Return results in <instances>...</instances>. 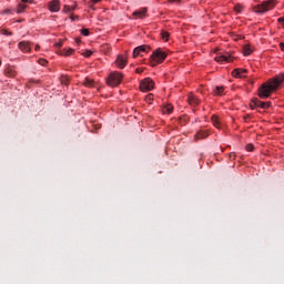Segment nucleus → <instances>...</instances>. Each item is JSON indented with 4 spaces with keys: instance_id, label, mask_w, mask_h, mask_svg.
Here are the masks:
<instances>
[{
    "instance_id": "nucleus-1",
    "label": "nucleus",
    "mask_w": 284,
    "mask_h": 284,
    "mask_svg": "<svg viewBox=\"0 0 284 284\" xmlns=\"http://www.w3.org/2000/svg\"><path fill=\"white\" fill-rule=\"evenodd\" d=\"M283 81L284 75L281 74L263 83L258 89L260 99H270V94H272V92H276Z\"/></svg>"
},
{
    "instance_id": "nucleus-2",
    "label": "nucleus",
    "mask_w": 284,
    "mask_h": 284,
    "mask_svg": "<svg viewBox=\"0 0 284 284\" xmlns=\"http://www.w3.org/2000/svg\"><path fill=\"white\" fill-rule=\"evenodd\" d=\"M276 6V1L268 0L263 2L262 4H257L254 7V12L257 14H264V12H270V10H273Z\"/></svg>"
},
{
    "instance_id": "nucleus-3",
    "label": "nucleus",
    "mask_w": 284,
    "mask_h": 284,
    "mask_svg": "<svg viewBox=\"0 0 284 284\" xmlns=\"http://www.w3.org/2000/svg\"><path fill=\"white\" fill-rule=\"evenodd\" d=\"M121 81H123V73L116 71L110 73L106 79V83L108 85H110V88H116V85H119Z\"/></svg>"
},
{
    "instance_id": "nucleus-4",
    "label": "nucleus",
    "mask_w": 284,
    "mask_h": 284,
    "mask_svg": "<svg viewBox=\"0 0 284 284\" xmlns=\"http://www.w3.org/2000/svg\"><path fill=\"white\" fill-rule=\"evenodd\" d=\"M166 57L168 54H165L161 49L155 50L151 55V65L154 68L158 63H163Z\"/></svg>"
},
{
    "instance_id": "nucleus-5",
    "label": "nucleus",
    "mask_w": 284,
    "mask_h": 284,
    "mask_svg": "<svg viewBox=\"0 0 284 284\" xmlns=\"http://www.w3.org/2000/svg\"><path fill=\"white\" fill-rule=\"evenodd\" d=\"M141 92H150L154 90V80L152 78H145L140 82Z\"/></svg>"
},
{
    "instance_id": "nucleus-6",
    "label": "nucleus",
    "mask_w": 284,
    "mask_h": 284,
    "mask_svg": "<svg viewBox=\"0 0 284 284\" xmlns=\"http://www.w3.org/2000/svg\"><path fill=\"white\" fill-rule=\"evenodd\" d=\"M270 105H272V102H263L256 98L253 99L250 104L252 110H254V108H262V110H267V108H270Z\"/></svg>"
},
{
    "instance_id": "nucleus-7",
    "label": "nucleus",
    "mask_w": 284,
    "mask_h": 284,
    "mask_svg": "<svg viewBox=\"0 0 284 284\" xmlns=\"http://www.w3.org/2000/svg\"><path fill=\"white\" fill-rule=\"evenodd\" d=\"M214 59L217 63H230L232 55H230V53H220Z\"/></svg>"
},
{
    "instance_id": "nucleus-8",
    "label": "nucleus",
    "mask_w": 284,
    "mask_h": 284,
    "mask_svg": "<svg viewBox=\"0 0 284 284\" xmlns=\"http://www.w3.org/2000/svg\"><path fill=\"white\" fill-rule=\"evenodd\" d=\"M49 10L50 12H59L61 10V2L59 0H52L49 3Z\"/></svg>"
},
{
    "instance_id": "nucleus-9",
    "label": "nucleus",
    "mask_w": 284,
    "mask_h": 284,
    "mask_svg": "<svg viewBox=\"0 0 284 284\" xmlns=\"http://www.w3.org/2000/svg\"><path fill=\"white\" fill-rule=\"evenodd\" d=\"M116 67L120 68V70H123L125 65H128V58L123 55H119L115 60Z\"/></svg>"
},
{
    "instance_id": "nucleus-10",
    "label": "nucleus",
    "mask_w": 284,
    "mask_h": 284,
    "mask_svg": "<svg viewBox=\"0 0 284 284\" xmlns=\"http://www.w3.org/2000/svg\"><path fill=\"white\" fill-rule=\"evenodd\" d=\"M146 14L148 8H142L133 12V17H135V19H145Z\"/></svg>"
},
{
    "instance_id": "nucleus-11",
    "label": "nucleus",
    "mask_w": 284,
    "mask_h": 284,
    "mask_svg": "<svg viewBox=\"0 0 284 284\" xmlns=\"http://www.w3.org/2000/svg\"><path fill=\"white\" fill-rule=\"evenodd\" d=\"M148 50H150V47H148V45H140V47H136V48L133 50V57H134V58L140 57L141 52H148Z\"/></svg>"
},
{
    "instance_id": "nucleus-12",
    "label": "nucleus",
    "mask_w": 284,
    "mask_h": 284,
    "mask_svg": "<svg viewBox=\"0 0 284 284\" xmlns=\"http://www.w3.org/2000/svg\"><path fill=\"white\" fill-rule=\"evenodd\" d=\"M232 74H233V77H235V79H243V78H245V74H247V70L246 69H235Z\"/></svg>"
},
{
    "instance_id": "nucleus-13",
    "label": "nucleus",
    "mask_w": 284,
    "mask_h": 284,
    "mask_svg": "<svg viewBox=\"0 0 284 284\" xmlns=\"http://www.w3.org/2000/svg\"><path fill=\"white\" fill-rule=\"evenodd\" d=\"M187 101H189V105H199V103H201V100H199V98H196L194 93L189 94Z\"/></svg>"
},
{
    "instance_id": "nucleus-14",
    "label": "nucleus",
    "mask_w": 284,
    "mask_h": 284,
    "mask_svg": "<svg viewBox=\"0 0 284 284\" xmlns=\"http://www.w3.org/2000/svg\"><path fill=\"white\" fill-rule=\"evenodd\" d=\"M60 57H72V54H74V49L70 48V49H63L61 51H59Z\"/></svg>"
},
{
    "instance_id": "nucleus-15",
    "label": "nucleus",
    "mask_w": 284,
    "mask_h": 284,
    "mask_svg": "<svg viewBox=\"0 0 284 284\" xmlns=\"http://www.w3.org/2000/svg\"><path fill=\"white\" fill-rule=\"evenodd\" d=\"M19 49L22 52H30V43H28L27 41H22L19 43Z\"/></svg>"
},
{
    "instance_id": "nucleus-16",
    "label": "nucleus",
    "mask_w": 284,
    "mask_h": 284,
    "mask_svg": "<svg viewBox=\"0 0 284 284\" xmlns=\"http://www.w3.org/2000/svg\"><path fill=\"white\" fill-rule=\"evenodd\" d=\"M225 92V87H216L213 91L214 97H223Z\"/></svg>"
},
{
    "instance_id": "nucleus-17",
    "label": "nucleus",
    "mask_w": 284,
    "mask_h": 284,
    "mask_svg": "<svg viewBox=\"0 0 284 284\" xmlns=\"http://www.w3.org/2000/svg\"><path fill=\"white\" fill-rule=\"evenodd\" d=\"M73 10H77V4L64 6L62 12H64L65 14H70V12H73Z\"/></svg>"
},
{
    "instance_id": "nucleus-18",
    "label": "nucleus",
    "mask_w": 284,
    "mask_h": 284,
    "mask_svg": "<svg viewBox=\"0 0 284 284\" xmlns=\"http://www.w3.org/2000/svg\"><path fill=\"white\" fill-rule=\"evenodd\" d=\"M211 121H212L214 128H217V130H221V122L219 121V116L213 115L211 118Z\"/></svg>"
},
{
    "instance_id": "nucleus-19",
    "label": "nucleus",
    "mask_w": 284,
    "mask_h": 284,
    "mask_svg": "<svg viewBox=\"0 0 284 284\" xmlns=\"http://www.w3.org/2000/svg\"><path fill=\"white\" fill-rule=\"evenodd\" d=\"M27 9H28V4L19 3L17 7V13L22 14V12H26Z\"/></svg>"
},
{
    "instance_id": "nucleus-20",
    "label": "nucleus",
    "mask_w": 284,
    "mask_h": 284,
    "mask_svg": "<svg viewBox=\"0 0 284 284\" xmlns=\"http://www.w3.org/2000/svg\"><path fill=\"white\" fill-rule=\"evenodd\" d=\"M94 80L90 78H85V80L83 81V85H85V88H94Z\"/></svg>"
},
{
    "instance_id": "nucleus-21",
    "label": "nucleus",
    "mask_w": 284,
    "mask_h": 284,
    "mask_svg": "<svg viewBox=\"0 0 284 284\" xmlns=\"http://www.w3.org/2000/svg\"><path fill=\"white\" fill-rule=\"evenodd\" d=\"M174 106L172 104H168L162 109L163 114H172Z\"/></svg>"
},
{
    "instance_id": "nucleus-22",
    "label": "nucleus",
    "mask_w": 284,
    "mask_h": 284,
    "mask_svg": "<svg viewBox=\"0 0 284 284\" xmlns=\"http://www.w3.org/2000/svg\"><path fill=\"white\" fill-rule=\"evenodd\" d=\"M252 52H253L252 47H250L248 44H245L243 48L244 57H250V54H252Z\"/></svg>"
},
{
    "instance_id": "nucleus-23",
    "label": "nucleus",
    "mask_w": 284,
    "mask_h": 284,
    "mask_svg": "<svg viewBox=\"0 0 284 284\" xmlns=\"http://www.w3.org/2000/svg\"><path fill=\"white\" fill-rule=\"evenodd\" d=\"M161 37H162L163 41H169L170 33L168 31H162Z\"/></svg>"
},
{
    "instance_id": "nucleus-24",
    "label": "nucleus",
    "mask_w": 284,
    "mask_h": 284,
    "mask_svg": "<svg viewBox=\"0 0 284 284\" xmlns=\"http://www.w3.org/2000/svg\"><path fill=\"white\" fill-rule=\"evenodd\" d=\"M234 12H236L237 14H241V12H243V6L236 4L234 7Z\"/></svg>"
},
{
    "instance_id": "nucleus-25",
    "label": "nucleus",
    "mask_w": 284,
    "mask_h": 284,
    "mask_svg": "<svg viewBox=\"0 0 284 284\" xmlns=\"http://www.w3.org/2000/svg\"><path fill=\"white\" fill-rule=\"evenodd\" d=\"M195 136H196V139H206L207 133L200 131Z\"/></svg>"
},
{
    "instance_id": "nucleus-26",
    "label": "nucleus",
    "mask_w": 284,
    "mask_h": 284,
    "mask_svg": "<svg viewBox=\"0 0 284 284\" xmlns=\"http://www.w3.org/2000/svg\"><path fill=\"white\" fill-rule=\"evenodd\" d=\"M245 150L247 152H254V144H252V143L246 144Z\"/></svg>"
},
{
    "instance_id": "nucleus-27",
    "label": "nucleus",
    "mask_w": 284,
    "mask_h": 284,
    "mask_svg": "<svg viewBox=\"0 0 284 284\" xmlns=\"http://www.w3.org/2000/svg\"><path fill=\"white\" fill-rule=\"evenodd\" d=\"M1 34H3L4 37H12V32H10V31H8V30H6V29H3V30L1 31Z\"/></svg>"
},
{
    "instance_id": "nucleus-28",
    "label": "nucleus",
    "mask_w": 284,
    "mask_h": 284,
    "mask_svg": "<svg viewBox=\"0 0 284 284\" xmlns=\"http://www.w3.org/2000/svg\"><path fill=\"white\" fill-rule=\"evenodd\" d=\"M81 34H82L83 37H90V30H88V29H82V30H81Z\"/></svg>"
},
{
    "instance_id": "nucleus-29",
    "label": "nucleus",
    "mask_w": 284,
    "mask_h": 284,
    "mask_svg": "<svg viewBox=\"0 0 284 284\" xmlns=\"http://www.w3.org/2000/svg\"><path fill=\"white\" fill-rule=\"evenodd\" d=\"M145 101H146V103H151V101H154V95H152V94L146 95Z\"/></svg>"
},
{
    "instance_id": "nucleus-30",
    "label": "nucleus",
    "mask_w": 284,
    "mask_h": 284,
    "mask_svg": "<svg viewBox=\"0 0 284 284\" xmlns=\"http://www.w3.org/2000/svg\"><path fill=\"white\" fill-rule=\"evenodd\" d=\"M54 47H55V48H62V47H63V41L60 40L59 42H55V43H54Z\"/></svg>"
},
{
    "instance_id": "nucleus-31",
    "label": "nucleus",
    "mask_w": 284,
    "mask_h": 284,
    "mask_svg": "<svg viewBox=\"0 0 284 284\" xmlns=\"http://www.w3.org/2000/svg\"><path fill=\"white\" fill-rule=\"evenodd\" d=\"M84 57H87V58L92 57V51L87 50V51L84 52Z\"/></svg>"
},
{
    "instance_id": "nucleus-32",
    "label": "nucleus",
    "mask_w": 284,
    "mask_h": 284,
    "mask_svg": "<svg viewBox=\"0 0 284 284\" xmlns=\"http://www.w3.org/2000/svg\"><path fill=\"white\" fill-rule=\"evenodd\" d=\"M22 3H34V0H21Z\"/></svg>"
},
{
    "instance_id": "nucleus-33",
    "label": "nucleus",
    "mask_w": 284,
    "mask_h": 284,
    "mask_svg": "<svg viewBox=\"0 0 284 284\" xmlns=\"http://www.w3.org/2000/svg\"><path fill=\"white\" fill-rule=\"evenodd\" d=\"M278 23H282V26L284 27V17H282V18H278Z\"/></svg>"
},
{
    "instance_id": "nucleus-34",
    "label": "nucleus",
    "mask_w": 284,
    "mask_h": 284,
    "mask_svg": "<svg viewBox=\"0 0 284 284\" xmlns=\"http://www.w3.org/2000/svg\"><path fill=\"white\" fill-rule=\"evenodd\" d=\"M280 48H281V51L284 52V43L283 42L280 43Z\"/></svg>"
},
{
    "instance_id": "nucleus-35",
    "label": "nucleus",
    "mask_w": 284,
    "mask_h": 284,
    "mask_svg": "<svg viewBox=\"0 0 284 284\" xmlns=\"http://www.w3.org/2000/svg\"><path fill=\"white\" fill-rule=\"evenodd\" d=\"M70 19H71V21H74L75 19H79V16H75V18H74V16H71Z\"/></svg>"
},
{
    "instance_id": "nucleus-36",
    "label": "nucleus",
    "mask_w": 284,
    "mask_h": 284,
    "mask_svg": "<svg viewBox=\"0 0 284 284\" xmlns=\"http://www.w3.org/2000/svg\"><path fill=\"white\" fill-rule=\"evenodd\" d=\"M135 72H136L138 74H141V72H143V69H135Z\"/></svg>"
},
{
    "instance_id": "nucleus-37",
    "label": "nucleus",
    "mask_w": 284,
    "mask_h": 284,
    "mask_svg": "<svg viewBox=\"0 0 284 284\" xmlns=\"http://www.w3.org/2000/svg\"><path fill=\"white\" fill-rule=\"evenodd\" d=\"M45 63H48L45 60H40L41 65H45Z\"/></svg>"
},
{
    "instance_id": "nucleus-38",
    "label": "nucleus",
    "mask_w": 284,
    "mask_h": 284,
    "mask_svg": "<svg viewBox=\"0 0 284 284\" xmlns=\"http://www.w3.org/2000/svg\"><path fill=\"white\" fill-rule=\"evenodd\" d=\"M93 3H99L101 0H91Z\"/></svg>"
},
{
    "instance_id": "nucleus-39",
    "label": "nucleus",
    "mask_w": 284,
    "mask_h": 284,
    "mask_svg": "<svg viewBox=\"0 0 284 284\" xmlns=\"http://www.w3.org/2000/svg\"><path fill=\"white\" fill-rule=\"evenodd\" d=\"M171 3H174V1H178V0H169Z\"/></svg>"
},
{
    "instance_id": "nucleus-40",
    "label": "nucleus",
    "mask_w": 284,
    "mask_h": 284,
    "mask_svg": "<svg viewBox=\"0 0 284 284\" xmlns=\"http://www.w3.org/2000/svg\"><path fill=\"white\" fill-rule=\"evenodd\" d=\"M39 48H40L39 44H37V45H36V50H39Z\"/></svg>"
},
{
    "instance_id": "nucleus-41",
    "label": "nucleus",
    "mask_w": 284,
    "mask_h": 284,
    "mask_svg": "<svg viewBox=\"0 0 284 284\" xmlns=\"http://www.w3.org/2000/svg\"><path fill=\"white\" fill-rule=\"evenodd\" d=\"M0 65H1V60H0Z\"/></svg>"
}]
</instances>
